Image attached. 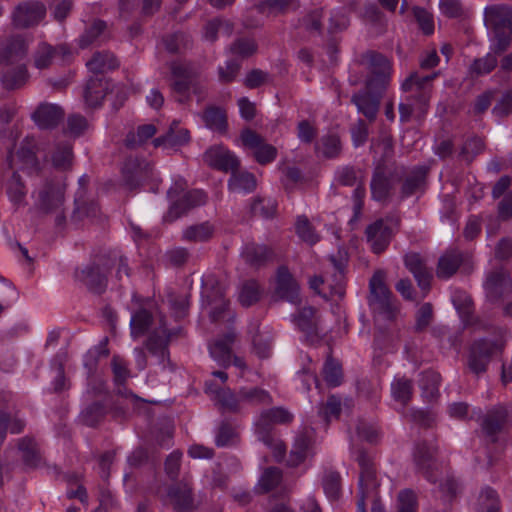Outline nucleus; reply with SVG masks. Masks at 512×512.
<instances>
[{"instance_id":"nucleus-1","label":"nucleus","mask_w":512,"mask_h":512,"mask_svg":"<svg viewBox=\"0 0 512 512\" xmlns=\"http://www.w3.org/2000/svg\"><path fill=\"white\" fill-rule=\"evenodd\" d=\"M437 448L427 441L418 442L413 452V461L417 473L421 474L431 484L438 483V492L444 501H450L456 496L458 484L456 480L443 476L440 464L435 458Z\"/></svg>"},{"instance_id":"nucleus-2","label":"nucleus","mask_w":512,"mask_h":512,"mask_svg":"<svg viewBox=\"0 0 512 512\" xmlns=\"http://www.w3.org/2000/svg\"><path fill=\"white\" fill-rule=\"evenodd\" d=\"M440 75L434 71L429 75L411 73L402 83V90L409 95L399 104L401 122H408L412 115L422 119L427 113L432 93V82Z\"/></svg>"},{"instance_id":"nucleus-3","label":"nucleus","mask_w":512,"mask_h":512,"mask_svg":"<svg viewBox=\"0 0 512 512\" xmlns=\"http://www.w3.org/2000/svg\"><path fill=\"white\" fill-rule=\"evenodd\" d=\"M184 187L185 183L180 180L167 191V197L171 203L167 213L163 216L165 223H172L189 210L206 203L207 195L203 190L194 189L183 193Z\"/></svg>"},{"instance_id":"nucleus-4","label":"nucleus","mask_w":512,"mask_h":512,"mask_svg":"<svg viewBox=\"0 0 512 512\" xmlns=\"http://www.w3.org/2000/svg\"><path fill=\"white\" fill-rule=\"evenodd\" d=\"M370 295L368 298L370 308L385 319H393L397 306L392 298V292L385 284V273L376 271L369 281Z\"/></svg>"},{"instance_id":"nucleus-5","label":"nucleus","mask_w":512,"mask_h":512,"mask_svg":"<svg viewBox=\"0 0 512 512\" xmlns=\"http://www.w3.org/2000/svg\"><path fill=\"white\" fill-rule=\"evenodd\" d=\"M398 215H388L369 224L365 230L367 242L374 254L383 253L400 227Z\"/></svg>"},{"instance_id":"nucleus-6","label":"nucleus","mask_w":512,"mask_h":512,"mask_svg":"<svg viewBox=\"0 0 512 512\" xmlns=\"http://www.w3.org/2000/svg\"><path fill=\"white\" fill-rule=\"evenodd\" d=\"M114 264L110 260L98 258L75 272V278L91 293L101 295L108 286V274Z\"/></svg>"},{"instance_id":"nucleus-7","label":"nucleus","mask_w":512,"mask_h":512,"mask_svg":"<svg viewBox=\"0 0 512 512\" xmlns=\"http://www.w3.org/2000/svg\"><path fill=\"white\" fill-rule=\"evenodd\" d=\"M47 14L46 5L39 0L19 2L12 10L10 19L15 29L25 30L40 25Z\"/></svg>"},{"instance_id":"nucleus-8","label":"nucleus","mask_w":512,"mask_h":512,"mask_svg":"<svg viewBox=\"0 0 512 512\" xmlns=\"http://www.w3.org/2000/svg\"><path fill=\"white\" fill-rule=\"evenodd\" d=\"M65 186L56 179H47L32 193L35 207L43 213L60 209L64 203Z\"/></svg>"},{"instance_id":"nucleus-9","label":"nucleus","mask_w":512,"mask_h":512,"mask_svg":"<svg viewBox=\"0 0 512 512\" xmlns=\"http://www.w3.org/2000/svg\"><path fill=\"white\" fill-rule=\"evenodd\" d=\"M364 59L369 71L366 79L367 87L386 90L391 80V61L385 55L376 51H368L364 55Z\"/></svg>"},{"instance_id":"nucleus-10","label":"nucleus","mask_w":512,"mask_h":512,"mask_svg":"<svg viewBox=\"0 0 512 512\" xmlns=\"http://www.w3.org/2000/svg\"><path fill=\"white\" fill-rule=\"evenodd\" d=\"M172 82L171 90L177 102L186 104L190 101V90L196 73L190 64L172 62L170 65Z\"/></svg>"},{"instance_id":"nucleus-11","label":"nucleus","mask_w":512,"mask_h":512,"mask_svg":"<svg viewBox=\"0 0 512 512\" xmlns=\"http://www.w3.org/2000/svg\"><path fill=\"white\" fill-rule=\"evenodd\" d=\"M508 419V412L504 406H496L487 411L481 422L484 441L487 445H494L495 452L503 450V444L499 442V434Z\"/></svg>"},{"instance_id":"nucleus-12","label":"nucleus","mask_w":512,"mask_h":512,"mask_svg":"<svg viewBox=\"0 0 512 512\" xmlns=\"http://www.w3.org/2000/svg\"><path fill=\"white\" fill-rule=\"evenodd\" d=\"M500 345L490 339H479L473 342L468 355V368L475 375L486 372L492 356L500 350Z\"/></svg>"},{"instance_id":"nucleus-13","label":"nucleus","mask_w":512,"mask_h":512,"mask_svg":"<svg viewBox=\"0 0 512 512\" xmlns=\"http://www.w3.org/2000/svg\"><path fill=\"white\" fill-rule=\"evenodd\" d=\"M155 494L164 502H169L176 512H191L194 508V497L191 484L182 480L170 485L166 494H161L160 488Z\"/></svg>"},{"instance_id":"nucleus-14","label":"nucleus","mask_w":512,"mask_h":512,"mask_svg":"<svg viewBox=\"0 0 512 512\" xmlns=\"http://www.w3.org/2000/svg\"><path fill=\"white\" fill-rule=\"evenodd\" d=\"M153 166L143 158L128 157L122 168L124 185L136 189L152 177Z\"/></svg>"},{"instance_id":"nucleus-15","label":"nucleus","mask_w":512,"mask_h":512,"mask_svg":"<svg viewBox=\"0 0 512 512\" xmlns=\"http://www.w3.org/2000/svg\"><path fill=\"white\" fill-rule=\"evenodd\" d=\"M293 420V415L283 407H273L263 410L255 421V433L259 440L271 442L273 424H286Z\"/></svg>"},{"instance_id":"nucleus-16","label":"nucleus","mask_w":512,"mask_h":512,"mask_svg":"<svg viewBox=\"0 0 512 512\" xmlns=\"http://www.w3.org/2000/svg\"><path fill=\"white\" fill-rule=\"evenodd\" d=\"M29 44L20 34L10 35L0 42V66L20 64L27 55Z\"/></svg>"},{"instance_id":"nucleus-17","label":"nucleus","mask_w":512,"mask_h":512,"mask_svg":"<svg viewBox=\"0 0 512 512\" xmlns=\"http://www.w3.org/2000/svg\"><path fill=\"white\" fill-rule=\"evenodd\" d=\"M171 335L164 319L161 317L159 326L152 331L145 342L146 349L152 356L156 357L159 365L165 366V363L169 361L168 345Z\"/></svg>"},{"instance_id":"nucleus-18","label":"nucleus","mask_w":512,"mask_h":512,"mask_svg":"<svg viewBox=\"0 0 512 512\" xmlns=\"http://www.w3.org/2000/svg\"><path fill=\"white\" fill-rule=\"evenodd\" d=\"M240 138L245 147L254 150V158L259 164L265 165L275 160L277 149L273 145L265 143L264 139L255 131L249 128L243 129Z\"/></svg>"},{"instance_id":"nucleus-19","label":"nucleus","mask_w":512,"mask_h":512,"mask_svg":"<svg viewBox=\"0 0 512 512\" xmlns=\"http://www.w3.org/2000/svg\"><path fill=\"white\" fill-rule=\"evenodd\" d=\"M385 91L376 87H367V84H365V89L355 93L351 102L357 107L359 113H362L369 121H374Z\"/></svg>"},{"instance_id":"nucleus-20","label":"nucleus","mask_w":512,"mask_h":512,"mask_svg":"<svg viewBox=\"0 0 512 512\" xmlns=\"http://www.w3.org/2000/svg\"><path fill=\"white\" fill-rule=\"evenodd\" d=\"M203 161L209 167L225 173L233 172L240 166L237 156L223 145L209 147L203 154Z\"/></svg>"},{"instance_id":"nucleus-21","label":"nucleus","mask_w":512,"mask_h":512,"mask_svg":"<svg viewBox=\"0 0 512 512\" xmlns=\"http://www.w3.org/2000/svg\"><path fill=\"white\" fill-rule=\"evenodd\" d=\"M470 261V255L459 248H449L439 257L436 275L439 279L448 280L454 276L459 268Z\"/></svg>"},{"instance_id":"nucleus-22","label":"nucleus","mask_w":512,"mask_h":512,"mask_svg":"<svg viewBox=\"0 0 512 512\" xmlns=\"http://www.w3.org/2000/svg\"><path fill=\"white\" fill-rule=\"evenodd\" d=\"M71 55V50L66 44L52 46L47 42H40L33 54V64L39 70L47 69L51 66L54 59L65 60Z\"/></svg>"},{"instance_id":"nucleus-23","label":"nucleus","mask_w":512,"mask_h":512,"mask_svg":"<svg viewBox=\"0 0 512 512\" xmlns=\"http://www.w3.org/2000/svg\"><path fill=\"white\" fill-rule=\"evenodd\" d=\"M64 115V109L60 105L43 102L37 106L31 118L38 128L42 130H52L59 125Z\"/></svg>"},{"instance_id":"nucleus-24","label":"nucleus","mask_w":512,"mask_h":512,"mask_svg":"<svg viewBox=\"0 0 512 512\" xmlns=\"http://www.w3.org/2000/svg\"><path fill=\"white\" fill-rule=\"evenodd\" d=\"M356 461L360 467L359 494L369 496L378 487L375 465L364 450L357 451Z\"/></svg>"},{"instance_id":"nucleus-25","label":"nucleus","mask_w":512,"mask_h":512,"mask_svg":"<svg viewBox=\"0 0 512 512\" xmlns=\"http://www.w3.org/2000/svg\"><path fill=\"white\" fill-rule=\"evenodd\" d=\"M206 392L213 396L215 404L223 413H242L244 411L240 397V389L236 392L230 388L214 389L212 384H207Z\"/></svg>"},{"instance_id":"nucleus-26","label":"nucleus","mask_w":512,"mask_h":512,"mask_svg":"<svg viewBox=\"0 0 512 512\" xmlns=\"http://www.w3.org/2000/svg\"><path fill=\"white\" fill-rule=\"evenodd\" d=\"M275 292L281 299L292 304L300 301L299 285L286 266L277 269Z\"/></svg>"},{"instance_id":"nucleus-27","label":"nucleus","mask_w":512,"mask_h":512,"mask_svg":"<svg viewBox=\"0 0 512 512\" xmlns=\"http://www.w3.org/2000/svg\"><path fill=\"white\" fill-rule=\"evenodd\" d=\"M484 288L491 301H497L511 292L510 277L502 270L496 269L487 274Z\"/></svg>"},{"instance_id":"nucleus-28","label":"nucleus","mask_w":512,"mask_h":512,"mask_svg":"<svg viewBox=\"0 0 512 512\" xmlns=\"http://www.w3.org/2000/svg\"><path fill=\"white\" fill-rule=\"evenodd\" d=\"M404 264L405 267L413 274L418 287L423 291V296H426L431 287L432 273L426 267L420 254H406L404 256Z\"/></svg>"},{"instance_id":"nucleus-29","label":"nucleus","mask_w":512,"mask_h":512,"mask_svg":"<svg viewBox=\"0 0 512 512\" xmlns=\"http://www.w3.org/2000/svg\"><path fill=\"white\" fill-rule=\"evenodd\" d=\"M392 189L391 177L386 173L384 166L378 165L373 171L370 182L372 199L377 202H384L390 197Z\"/></svg>"},{"instance_id":"nucleus-30","label":"nucleus","mask_w":512,"mask_h":512,"mask_svg":"<svg viewBox=\"0 0 512 512\" xmlns=\"http://www.w3.org/2000/svg\"><path fill=\"white\" fill-rule=\"evenodd\" d=\"M484 22L488 29L511 27L512 7L507 4H492L484 9Z\"/></svg>"},{"instance_id":"nucleus-31","label":"nucleus","mask_w":512,"mask_h":512,"mask_svg":"<svg viewBox=\"0 0 512 512\" xmlns=\"http://www.w3.org/2000/svg\"><path fill=\"white\" fill-rule=\"evenodd\" d=\"M30 74L25 63L3 66L0 80L6 90L22 88L29 80Z\"/></svg>"},{"instance_id":"nucleus-32","label":"nucleus","mask_w":512,"mask_h":512,"mask_svg":"<svg viewBox=\"0 0 512 512\" xmlns=\"http://www.w3.org/2000/svg\"><path fill=\"white\" fill-rule=\"evenodd\" d=\"M189 140V131L185 128L179 127L176 122H173L169 130L164 135L156 137L153 140V145L155 147H163L167 150H176L178 147L188 143Z\"/></svg>"},{"instance_id":"nucleus-33","label":"nucleus","mask_w":512,"mask_h":512,"mask_svg":"<svg viewBox=\"0 0 512 512\" xmlns=\"http://www.w3.org/2000/svg\"><path fill=\"white\" fill-rule=\"evenodd\" d=\"M428 169L425 166L414 167L404 178L401 185V197L408 198L423 193L426 186Z\"/></svg>"},{"instance_id":"nucleus-34","label":"nucleus","mask_w":512,"mask_h":512,"mask_svg":"<svg viewBox=\"0 0 512 512\" xmlns=\"http://www.w3.org/2000/svg\"><path fill=\"white\" fill-rule=\"evenodd\" d=\"M109 37L107 23L101 19H95L79 37L78 44L80 48L85 49L91 45L101 44Z\"/></svg>"},{"instance_id":"nucleus-35","label":"nucleus","mask_w":512,"mask_h":512,"mask_svg":"<svg viewBox=\"0 0 512 512\" xmlns=\"http://www.w3.org/2000/svg\"><path fill=\"white\" fill-rule=\"evenodd\" d=\"M235 340L233 332L226 333L222 338L215 340L209 345L211 357L221 366L228 367L231 364L232 344Z\"/></svg>"},{"instance_id":"nucleus-36","label":"nucleus","mask_w":512,"mask_h":512,"mask_svg":"<svg viewBox=\"0 0 512 512\" xmlns=\"http://www.w3.org/2000/svg\"><path fill=\"white\" fill-rule=\"evenodd\" d=\"M242 257L246 263L258 268L273 260L274 251L265 244L250 243L242 251Z\"/></svg>"},{"instance_id":"nucleus-37","label":"nucleus","mask_w":512,"mask_h":512,"mask_svg":"<svg viewBox=\"0 0 512 512\" xmlns=\"http://www.w3.org/2000/svg\"><path fill=\"white\" fill-rule=\"evenodd\" d=\"M202 120L205 126L220 135L228 131V120L226 110L219 106H208L202 113Z\"/></svg>"},{"instance_id":"nucleus-38","label":"nucleus","mask_w":512,"mask_h":512,"mask_svg":"<svg viewBox=\"0 0 512 512\" xmlns=\"http://www.w3.org/2000/svg\"><path fill=\"white\" fill-rule=\"evenodd\" d=\"M109 89L107 80L101 76L91 77L84 89V99L89 107L95 108L101 105Z\"/></svg>"},{"instance_id":"nucleus-39","label":"nucleus","mask_w":512,"mask_h":512,"mask_svg":"<svg viewBox=\"0 0 512 512\" xmlns=\"http://www.w3.org/2000/svg\"><path fill=\"white\" fill-rule=\"evenodd\" d=\"M18 450L23 464L28 468H38L43 464L42 454L34 438L25 436L18 440Z\"/></svg>"},{"instance_id":"nucleus-40","label":"nucleus","mask_w":512,"mask_h":512,"mask_svg":"<svg viewBox=\"0 0 512 512\" xmlns=\"http://www.w3.org/2000/svg\"><path fill=\"white\" fill-rule=\"evenodd\" d=\"M86 66L92 74L96 76L102 75L119 67V62L114 54L110 51L95 52Z\"/></svg>"},{"instance_id":"nucleus-41","label":"nucleus","mask_w":512,"mask_h":512,"mask_svg":"<svg viewBox=\"0 0 512 512\" xmlns=\"http://www.w3.org/2000/svg\"><path fill=\"white\" fill-rule=\"evenodd\" d=\"M5 189L9 201L15 208H19L27 204V188L18 172H13L12 176L6 181Z\"/></svg>"},{"instance_id":"nucleus-42","label":"nucleus","mask_w":512,"mask_h":512,"mask_svg":"<svg viewBox=\"0 0 512 512\" xmlns=\"http://www.w3.org/2000/svg\"><path fill=\"white\" fill-rule=\"evenodd\" d=\"M476 512H501L502 504L496 489L484 485L481 487L475 506Z\"/></svg>"},{"instance_id":"nucleus-43","label":"nucleus","mask_w":512,"mask_h":512,"mask_svg":"<svg viewBox=\"0 0 512 512\" xmlns=\"http://www.w3.org/2000/svg\"><path fill=\"white\" fill-rule=\"evenodd\" d=\"M209 305L212 306L210 311V320L213 323L222 321L229 308V300L225 298V292L222 287H215L207 294Z\"/></svg>"},{"instance_id":"nucleus-44","label":"nucleus","mask_w":512,"mask_h":512,"mask_svg":"<svg viewBox=\"0 0 512 512\" xmlns=\"http://www.w3.org/2000/svg\"><path fill=\"white\" fill-rule=\"evenodd\" d=\"M240 397L243 404V410L246 407H260L272 404L271 394L259 387H241Z\"/></svg>"},{"instance_id":"nucleus-45","label":"nucleus","mask_w":512,"mask_h":512,"mask_svg":"<svg viewBox=\"0 0 512 512\" xmlns=\"http://www.w3.org/2000/svg\"><path fill=\"white\" fill-rule=\"evenodd\" d=\"M312 439L307 433L299 434L290 451L288 464L297 467L312 453Z\"/></svg>"},{"instance_id":"nucleus-46","label":"nucleus","mask_w":512,"mask_h":512,"mask_svg":"<svg viewBox=\"0 0 512 512\" xmlns=\"http://www.w3.org/2000/svg\"><path fill=\"white\" fill-rule=\"evenodd\" d=\"M299 6L298 0H263L255 5L259 13L272 16L284 15L289 11H295Z\"/></svg>"},{"instance_id":"nucleus-47","label":"nucleus","mask_w":512,"mask_h":512,"mask_svg":"<svg viewBox=\"0 0 512 512\" xmlns=\"http://www.w3.org/2000/svg\"><path fill=\"white\" fill-rule=\"evenodd\" d=\"M315 314L316 310L308 306L301 308L298 314L294 316L296 326L311 339L318 336V321Z\"/></svg>"},{"instance_id":"nucleus-48","label":"nucleus","mask_w":512,"mask_h":512,"mask_svg":"<svg viewBox=\"0 0 512 512\" xmlns=\"http://www.w3.org/2000/svg\"><path fill=\"white\" fill-rule=\"evenodd\" d=\"M341 149L340 137L333 132L323 135L315 144L316 153L328 159L338 157Z\"/></svg>"},{"instance_id":"nucleus-49","label":"nucleus","mask_w":512,"mask_h":512,"mask_svg":"<svg viewBox=\"0 0 512 512\" xmlns=\"http://www.w3.org/2000/svg\"><path fill=\"white\" fill-rule=\"evenodd\" d=\"M53 166L66 170L70 168L73 160V144L70 140L58 141L51 154Z\"/></svg>"},{"instance_id":"nucleus-50","label":"nucleus","mask_w":512,"mask_h":512,"mask_svg":"<svg viewBox=\"0 0 512 512\" xmlns=\"http://www.w3.org/2000/svg\"><path fill=\"white\" fill-rule=\"evenodd\" d=\"M234 30L233 23L222 18L209 20L203 28V39L208 42H215L218 35L230 36Z\"/></svg>"},{"instance_id":"nucleus-51","label":"nucleus","mask_w":512,"mask_h":512,"mask_svg":"<svg viewBox=\"0 0 512 512\" xmlns=\"http://www.w3.org/2000/svg\"><path fill=\"white\" fill-rule=\"evenodd\" d=\"M153 321V315L149 310L140 308L135 311L130 320L131 336L138 338L145 335L152 326Z\"/></svg>"},{"instance_id":"nucleus-52","label":"nucleus","mask_w":512,"mask_h":512,"mask_svg":"<svg viewBox=\"0 0 512 512\" xmlns=\"http://www.w3.org/2000/svg\"><path fill=\"white\" fill-rule=\"evenodd\" d=\"M215 232V226L205 221L199 224L188 226L182 233V240L188 242H206L210 240Z\"/></svg>"},{"instance_id":"nucleus-53","label":"nucleus","mask_w":512,"mask_h":512,"mask_svg":"<svg viewBox=\"0 0 512 512\" xmlns=\"http://www.w3.org/2000/svg\"><path fill=\"white\" fill-rule=\"evenodd\" d=\"M228 188L232 192L250 193L256 188V178L250 172H231Z\"/></svg>"},{"instance_id":"nucleus-54","label":"nucleus","mask_w":512,"mask_h":512,"mask_svg":"<svg viewBox=\"0 0 512 512\" xmlns=\"http://www.w3.org/2000/svg\"><path fill=\"white\" fill-rule=\"evenodd\" d=\"M493 37L490 40L489 49L495 54H503L512 43V26L489 29Z\"/></svg>"},{"instance_id":"nucleus-55","label":"nucleus","mask_w":512,"mask_h":512,"mask_svg":"<svg viewBox=\"0 0 512 512\" xmlns=\"http://www.w3.org/2000/svg\"><path fill=\"white\" fill-rule=\"evenodd\" d=\"M391 395L396 402L407 405L413 395V381L404 376L395 377L391 383Z\"/></svg>"},{"instance_id":"nucleus-56","label":"nucleus","mask_w":512,"mask_h":512,"mask_svg":"<svg viewBox=\"0 0 512 512\" xmlns=\"http://www.w3.org/2000/svg\"><path fill=\"white\" fill-rule=\"evenodd\" d=\"M157 132L155 125L143 124L139 125L135 131L127 133L125 138V146L129 149H134L146 143Z\"/></svg>"},{"instance_id":"nucleus-57","label":"nucleus","mask_w":512,"mask_h":512,"mask_svg":"<svg viewBox=\"0 0 512 512\" xmlns=\"http://www.w3.org/2000/svg\"><path fill=\"white\" fill-rule=\"evenodd\" d=\"M341 411V398L336 395H330L326 402L319 405L318 416L328 425L331 421L339 418Z\"/></svg>"},{"instance_id":"nucleus-58","label":"nucleus","mask_w":512,"mask_h":512,"mask_svg":"<svg viewBox=\"0 0 512 512\" xmlns=\"http://www.w3.org/2000/svg\"><path fill=\"white\" fill-rule=\"evenodd\" d=\"M440 384L441 375L438 372L427 370L422 373L420 388L427 399L433 400L439 395Z\"/></svg>"},{"instance_id":"nucleus-59","label":"nucleus","mask_w":512,"mask_h":512,"mask_svg":"<svg viewBox=\"0 0 512 512\" xmlns=\"http://www.w3.org/2000/svg\"><path fill=\"white\" fill-rule=\"evenodd\" d=\"M262 292L263 290L256 280H247L241 286L239 302L244 307H250L260 300Z\"/></svg>"},{"instance_id":"nucleus-60","label":"nucleus","mask_w":512,"mask_h":512,"mask_svg":"<svg viewBox=\"0 0 512 512\" xmlns=\"http://www.w3.org/2000/svg\"><path fill=\"white\" fill-rule=\"evenodd\" d=\"M25 422L18 415L11 416L5 411L0 412V445L6 438L7 431L18 434L23 431Z\"/></svg>"},{"instance_id":"nucleus-61","label":"nucleus","mask_w":512,"mask_h":512,"mask_svg":"<svg viewBox=\"0 0 512 512\" xmlns=\"http://www.w3.org/2000/svg\"><path fill=\"white\" fill-rule=\"evenodd\" d=\"M89 128L88 120L81 114H70L67 117L63 133L73 139L83 136Z\"/></svg>"},{"instance_id":"nucleus-62","label":"nucleus","mask_w":512,"mask_h":512,"mask_svg":"<svg viewBox=\"0 0 512 512\" xmlns=\"http://www.w3.org/2000/svg\"><path fill=\"white\" fill-rule=\"evenodd\" d=\"M322 374L325 382L330 387H337L341 384L343 373L340 363L331 356L327 357Z\"/></svg>"},{"instance_id":"nucleus-63","label":"nucleus","mask_w":512,"mask_h":512,"mask_svg":"<svg viewBox=\"0 0 512 512\" xmlns=\"http://www.w3.org/2000/svg\"><path fill=\"white\" fill-rule=\"evenodd\" d=\"M238 434L231 423L224 420L215 432V445L217 447H229L236 443Z\"/></svg>"},{"instance_id":"nucleus-64","label":"nucleus","mask_w":512,"mask_h":512,"mask_svg":"<svg viewBox=\"0 0 512 512\" xmlns=\"http://www.w3.org/2000/svg\"><path fill=\"white\" fill-rule=\"evenodd\" d=\"M396 512H418L417 494L412 489H403L398 493Z\"/></svg>"}]
</instances>
